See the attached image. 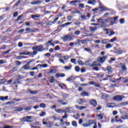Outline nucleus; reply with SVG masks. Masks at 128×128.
Returning <instances> with one entry per match:
<instances>
[{
  "mask_svg": "<svg viewBox=\"0 0 128 128\" xmlns=\"http://www.w3.org/2000/svg\"><path fill=\"white\" fill-rule=\"evenodd\" d=\"M32 50H34L32 52V56H34L38 54V52H43L44 51V46H34L32 48Z\"/></svg>",
  "mask_w": 128,
  "mask_h": 128,
  "instance_id": "f257e3e1",
  "label": "nucleus"
},
{
  "mask_svg": "<svg viewBox=\"0 0 128 128\" xmlns=\"http://www.w3.org/2000/svg\"><path fill=\"white\" fill-rule=\"evenodd\" d=\"M97 22L100 24L99 28H106V24L108 22V20L100 18L97 19Z\"/></svg>",
  "mask_w": 128,
  "mask_h": 128,
  "instance_id": "f03ea898",
  "label": "nucleus"
},
{
  "mask_svg": "<svg viewBox=\"0 0 128 128\" xmlns=\"http://www.w3.org/2000/svg\"><path fill=\"white\" fill-rule=\"evenodd\" d=\"M74 36H72L70 34L66 35L64 36L62 38L63 40L66 41V40H74Z\"/></svg>",
  "mask_w": 128,
  "mask_h": 128,
  "instance_id": "7ed1b4c3",
  "label": "nucleus"
},
{
  "mask_svg": "<svg viewBox=\"0 0 128 128\" xmlns=\"http://www.w3.org/2000/svg\"><path fill=\"white\" fill-rule=\"evenodd\" d=\"M30 118H32V116H26L25 117H24L22 120H21V122H30Z\"/></svg>",
  "mask_w": 128,
  "mask_h": 128,
  "instance_id": "20e7f679",
  "label": "nucleus"
},
{
  "mask_svg": "<svg viewBox=\"0 0 128 128\" xmlns=\"http://www.w3.org/2000/svg\"><path fill=\"white\" fill-rule=\"evenodd\" d=\"M118 17L116 16L114 18H108V20H110V24H111V26H112V24H114V22L118 20Z\"/></svg>",
  "mask_w": 128,
  "mask_h": 128,
  "instance_id": "39448f33",
  "label": "nucleus"
},
{
  "mask_svg": "<svg viewBox=\"0 0 128 128\" xmlns=\"http://www.w3.org/2000/svg\"><path fill=\"white\" fill-rule=\"evenodd\" d=\"M124 98V96H116L114 97L113 100H116L117 102H120V100H122V98Z\"/></svg>",
  "mask_w": 128,
  "mask_h": 128,
  "instance_id": "423d86ee",
  "label": "nucleus"
},
{
  "mask_svg": "<svg viewBox=\"0 0 128 128\" xmlns=\"http://www.w3.org/2000/svg\"><path fill=\"white\" fill-rule=\"evenodd\" d=\"M107 56H104L103 57H98L97 59V60L98 62H100L102 64V62H106V60Z\"/></svg>",
  "mask_w": 128,
  "mask_h": 128,
  "instance_id": "0eeeda50",
  "label": "nucleus"
},
{
  "mask_svg": "<svg viewBox=\"0 0 128 128\" xmlns=\"http://www.w3.org/2000/svg\"><path fill=\"white\" fill-rule=\"evenodd\" d=\"M20 56H32V52H28V51H25L24 52H20L19 54Z\"/></svg>",
  "mask_w": 128,
  "mask_h": 128,
  "instance_id": "6e6552de",
  "label": "nucleus"
},
{
  "mask_svg": "<svg viewBox=\"0 0 128 128\" xmlns=\"http://www.w3.org/2000/svg\"><path fill=\"white\" fill-rule=\"evenodd\" d=\"M53 42L54 41L52 40L47 42L46 44V48H48V46H50H50H54V44L52 42Z\"/></svg>",
  "mask_w": 128,
  "mask_h": 128,
  "instance_id": "1a4fd4ad",
  "label": "nucleus"
},
{
  "mask_svg": "<svg viewBox=\"0 0 128 128\" xmlns=\"http://www.w3.org/2000/svg\"><path fill=\"white\" fill-rule=\"evenodd\" d=\"M100 66V64L98 63V61H94L90 66V67L92 68V66Z\"/></svg>",
  "mask_w": 128,
  "mask_h": 128,
  "instance_id": "9d476101",
  "label": "nucleus"
},
{
  "mask_svg": "<svg viewBox=\"0 0 128 128\" xmlns=\"http://www.w3.org/2000/svg\"><path fill=\"white\" fill-rule=\"evenodd\" d=\"M77 102L78 104H81L86 102V100L83 98H80L77 100Z\"/></svg>",
  "mask_w": 128,
  "mask_h": 128,
  "instance_id": "9b49d317",
  "label": "nucleus"
},
{
  "mask_svg": "<svg viewBox=\"0 0 128 128\" xmlns=\"http://www.w3.org/2000/svg\"><path fill=\"white\" fill-rule=\"evenodd\" d=\"M92 60L90 59L85 62V65L90 66H92Z\"/></svg>",
  "mask_w": 128,
  "mask_h": 128,
  "instance_id": "f8f14e48",
  "label": "nucleus"
},
{
  "mask_svg": "<svg viewBox=\"0 0 128 128\" xmlns=\"http://www.w3.org/2000/svg\"><path fill=\"white\" fill-rule=\"evenodd\" d=\"M120 66H121V68L122 70H128V68H126V66L125 64L120 63Z\"/></svg>",
  "mask_w": 128,
  "mask_h": 128,
  "instance_id": "ddd939ff",
  "label": "nucleus"
},
{
  "mask_svg": "<svg viewBox=\"0 0 128 128\" xmlns=\"http://www.w3.org/2000/svg\"><path fill=\"white\" fill-rule=\"evenodd\" d=\"M90 103L92 106H96L97 104L96 101V100H90Z\"/></svg>",
  "mask_w": 128,
  "mask_h": 128,
  "instance_id": "4468645a",
  "label": "nucleus"
},
{
  "mask_svg": "<svg viewBox=\"0 0 128 128\" xmlns=\"http://www.w3.org/2000/svg\"><path fill=\"white\" fill-rule=\"evenodd\" d=\"M116 105L114 103H110L107 105V108H116Z\"/></svg>",
  "mask_w": 128,
  "mask_h": 128,
  "instance_id": "2eb2a0df",
  "label": "nucleus"
},
{
  "mask_svg": "<svg viewBox=\"0 0 128 128\" xmlns=\"http://www.w3.org/2000/svg\"><path fill=\"white\" fill-rule=\"evenodd\" d=\"M76 76H72L71 77L68 78L66 80L67 82H72V80H76Z\"/></svg>",
  "mask_w": 128,
  "mask_h": 128,
  "instance_id": "dca6fc26",
  "label": "nucleus"
},
{
  "mask_svg": "<svg viewBox=\"0 0 128 128\" xmlns=\"http://www.w3.org/2000/svg\"><path fill=\"white\" fill-rule=\"evenodd\" d=\"M81 96H88V92H86V91H83L82 93H81Z\"/></svg>",
  "mask_w": 128,
  "mask_h": 128,
  "instance_id": "f3484780",
  "label": "nucleus"
},
{
  "mask_svg": "<svg viewBox=\"0 0 128 128\" xmlns=\"http://www.w3.org/2000/svg\"><path fill=\"white\" fill-rule=\"evenodd\" d=\"M76 2L80 3V1H78V0H72L70 2V4H72V6H74Z\"/></svg>",
  "mask_w": 128,
  "mask_h": 128,
  "instance_id": "a211bd4d",
  "label": "nucleus"
},
{
  "mask_svg": "<svg viewBox=\"0 0 128 128\" xmlns=\"http://www.w3.org/2000/svg\"><path fill=\"white\" fill-rule=\"evenodd\" d=\"M26 32H34V29H32L30 28H26Z\"/></svg>",
  "mask_w": 128,
  "mask_h": 128,
  "instance_id": "6ab92c4d",
  "label": "nucleus"
},
{
  "mask_svg": "<svg viewBox=\"0 0 128 128\" xmlns=\"http://www.w3.org/2000/svg\"><path fill=\"white\" fill-rule=\"evenodd\" d=\"M98 30V28L96 27H92V26H90V32H96V30Z\"/></svg>",
  "mask_w": 128,
  "mask_h": 128,
  "instance_id": "aec40b11",
  "label": "nucleus"
},
{
  "mask_svg": "<svg viewBox=\"0 0 128 128\" xmlns=\"http://www.w3.org/2000/svg\"><path fill=\"white\" fill-rule=\"evenodd\" d=\"M8 96H0V100H8Z\"/></svg>",
  "mask_w": 128,
  "mask_h": 128,
  "instance_id": "412c9836",
  "label": "nucleus"
},
{
  "mask_svg": "<svg viewBox=\"0 0 128 128\" xmlns=\"http://www.w3.org/2000/svg\"><path fill=\"white\" fill-rule=\"evenodd\" d=\"M56 70L54 68H50L49 70L48 74H56Z\"/></svg>",
  "mask_w": 128,
  "mask_h": 128,
  "instance_id": "4be33fe9",
  "label": "nucleus"
},
{
  "mask_svg": "<svg viewBox=\"0 0 128 128\" xmlns=\"http://www.w3.org/2000/svg\"><path fill=\"white\" fill-rule=\"evenodd\" d=\"M120 118L122 120H128V114L122 115Z\"/></svg>",
  "mask_w": 128,
  "mask_h": 128,
  "instance_id": "5701e85b",
  "label": "nucleus"
},
{
  "mask_svg": "<svg viewBox=\"0 0 128 128\" xmlns=\"http://www.w3.org/2000/svg\"><path fill=\"white\" fill-rule=\"evenodd\" d=\"M48 80H50V84H52V82H54V77L50 76Z\"/></svg>",
  "mask_w": 128,
  "mask_h": 128,
  "instance_id": "b1692460",
  "label": "nucleus"
},
{
  "mask_svg": "<svg viewBox=\"0 0 128 128\" xmlns=\"http://www.w3.org/2000/svg\"><path fill=\"white\" fill-rule=\"evenodd\" d=\"M88 42H90V40L88 39H85L82 40V44H86Z\"/></svg>",
  "mask_w": 128,
  "mask_h": 128,
  "instance_id": "393cba45",
  "label": "nucleus"
},
{
  "mask_svg": "<svg viewBox=\"0 0 128 128\" xmlns=\"http://www.w3.org/2000/svg\"><path fill=\"white\" fill-rule=\"evenodd\" d=\"M108 39H104L102 40V42L103 44H108Z\"/></svg>",
  "mask_w": 128,
  "mask_h": 128,
  "instance_id": "a878e982",
  "label": "nucleus"
},
{
  "mask_svg": "<svg viewBox=\"0 0 128 128\" xmlns=\"http://www.w3.org/2000/svg\"><path fill=\"white\" fill-rule=\"evenodd\" d=\"M94 2H96V0H93L92 1V0H88V4H92V6H94Z\"/></svg>",
  "mask_w": 128,
  "mask_h": 128,
  "instance_id": "bb28decb",
  "label": "nucleus"
},
{
  "mask_svg": "<svg viewBox=\"0 0 128 128\" xmlns=\"http://www.w3.org/2000/svg\"><path fill=\"white\" fill-rule=\"evenodd\" d=\"M112 48V44H107L106 46V48Z\"/></svg>",
  "mask_w": 128,
  "mask_h": 128,
  "instance_id": "cd10ccee",
  "label": "nucleus"
},
{
  "mask_svg": "<svg viewBox=\"0 0 128 128\" xmlns=\"http://www.w3.org/2000/svg\"><path fill=\"white\" fill-rule=\"evenodd\" d=\"M58 102L60 104H63V106H66V104H68L67 102H64L62 100H58Z\"/></svg>",
  "mask_w": 128,
  "mask_h": 128,
  "instance_id": "c85d7f7f",
  "label": "nucleus"
},
{
  "mask_svg": "<svg viewBox=\"0 0 128 128\" xmlns=\"http://www.w3.org/2000/svg\"><path fill=\"white\" fill-rule=\"evenodd\" d=\"M28 66L30 65H28V64H26V65L23 66V68L26 70H30V66Z\"/></svg>",
  "mask_w": 128,
  "mask_h": 128,
  "instance_id": "c756f323",
  "label": "nucleus"
},
{
  "mask_svg": "<svg viewBox=\"0 0 128 128\" xmlns=\"http://www.w3.org/2000/svg\"><path fill=\"white\" fill-rule=\"evenodd\" d=\"M30 94H38V91L30 90Z\"/></svg>",
  "mask_w": 128,
  "mask_h": 128,
  "instance_id": "7c9ffc66",
  "label": "nucleus"
},
{
  "mask_svg": "<svg viewBox=\"0 0 128 128\" xmlns=\"http://www.w3.org/2000/svg\"><path fill=\"white\" fill-rule=\"evenodd\" d=\"M107 70L108 74H112V67H110V66L107 67Z\"/></svg>",
  "mask_w": 128,
  "mask_h": 128,
  "instance_id": "2f4dec72",
  "label": "nucleus"
},
{
  "mask_svg": "<svg viewBox=\"0 0 128 128\" xmlns=\"http://www.w3.org/2000/svg\"><path fill=\"white\" fill-rule=\"evenodd\" d=\"M96 124V122H94L93 120H89V123L88 124V126H92V124Z\"/></svg>",
  "mask_w": 128,
  "mask_h": 128,
  "instance_id": "473e14b6",
  "label": "nucleus"
},
{
  "mask_svg": "<svg viewBox=\"0 0 128 128\" xmlns=\"http://www.w3.org/2000/svg\"><path fill=\"white\" fill-rule=\"evenodd\" d=\"M72 126H75L76 128L78 126V124H76V121H72Z\"/></svg>",
  "mask_w": 128,
  "mask_h": 128,
  "instance_id": "72a5a7b5",
  "label": "nucleus"
},
{
  "mask_svg": "<svg viewBox=\"0 0 128 128\" xmlns=\"http://www.w3.org/2000/svg\"><path fill=\"white\" fill-rule=\"evenodd\" d=\"M40 108H46V104H44V103H42L40 104Z\"/></svg>",
  "mask_w": 128,
  "mask_h": 128,
  "instance_id": "f704fd0d",
  "label": "nucleus"
},
{
  "mask_svg": "<svg viewBox=\"0 0 128 128\" xmlns=\"http://www.w3.org/2000/svg\"><path fill=\"white\" fill-rule=\"evenodd\" d=\"M32 110V106H28L24 108V110H25V112H28V110Z\"/></svg>",
  "mask_w": 128,
  "mask_h": 128,
  "instance_id": "c9c22d12",
  "label": "nucleus"
},
{
  "mask_svg": "<svg viewBox=\"0 0 128 128\" xmlns=\"http://www.w3.org/2000/svg\"><path fill=\"white\" fill-rule=\"evenodd\" d=\"M56 112H58V113H60V112H66V111L63 110H62V109L56 110Z\"/></svg>",
  "mask_w": 128,
  "mask_h": 128,
  "instance_id": "e433bc0d",
  "label": "nucleus"
},
{
  "mask_svg": "<svg viewBox=\"0 0 128 128\" xmlns=\"http://www.w3.org/2000/svg\"><path fill=\"white\" fill-rule=\"evenodd\" d=\"M80 30H76L74 32V34H75L76 36H78L80 34Z\"/></svg>",
  "mask_w": 128,
  "mask_h": 128,
  "instance_id": "4c0bfd02",
  "label": "nucleus"
},
{
  "mask_svg": "<svg viewBox=\"0 0 128 128\" xmlns=\"http://www.w3.org/2000/svg\"><path fill=\"white\" fill-rule=\"evenodd\" d=\"M40 116H46V112H41L39 114Z\"/></svg>",
  "mask_w": 128,
  "mask_h": 128,
  "instance_id": "58836bf2",
  "label": "nucleus"
},
{
  "mask_svg": "<svg viewBox=\"0 0 128 128\" xmlns=\"http://www.w3.org/2000/svg\"><path fill=\"white\" fill-rule=\"evenodd\" d=\"M84 50H86V52H92V49L86 48H84Z\"/></svg>",
  "mask_w": 128,
  "mask_h": 128,
  "instance_id": "ea45409f",
  "label": "nucleus"
},
{
  "mask_svg": "<svg viewBox=\"0 0 128 128\" xmlns=\"http://www.w3.org/2000/svg\"><path fill=\"white\" fill-rule=\"evenodd\" d=\"M62 54H60V53H57L56 54H55V56H56V58H62Z\"/></svg>",
  "mask_w": 128,
  "mask_h": 128,
  "instance_id": "a19ab883",
  "label": "nucleus"
},
{
  "mask_svg": "<svg viewBox=\"0 0 128 128\" xmlns=\"http://www.w3.org/2000/svg\"><path fill=\"white\" fill-rule=\"evenodd\" d=\"M52 122L47 123V125H46L47 128H52Z\"/></svg>",
  "mask_w": 128,
  "mask_h": 128,
  "instance_id": "79ce46f5",
  "label": "nucleus"
},
{
  "mask_svg": "<svg viewBox=\"0 0 128 128\" xmlns=\"http://www.w3.org/2000/svg\"><path fill=\"white\" fill-rule=\"evenodd\" d=\"M78 64H80V66H84V63L82 61L80 60L78 62Z\"/></svg>",
  "mask_w": 128,
  "mask_h": 128,
  "instance_id": "37998d69",
  "label": "nucleus"
},
{
  "mask_svg": "<svg viewBox=\"0 0 128 128\" xmlns=\"http://www.w3.org/2000/svg\"><path fill=\"white\" fill-rule=\"evenodd\" d=\"M76 60L75 58H72L70 60L71 62H73V64H76Z\"/></svg>",
  "mask_w": 128,
  "mask_h": 128,
  "instance_id": "c03bdc74",
  "label": "nucleus"
},
{
  "mask_svg": "<svg viewBox=\"0 0 128 128\" xmlns=\"http://www.w3.org/2000/svg\"><path fill=\"white\" fill-rule=\"evenodd\" d=\"M82 44V40H77L76 44Z\"/></svg>",
  "mask_w": 128,
  "mask_h": 128,
  "instance_id": "a18cd8bd",
  "label": "nucleus"
},
{
  "mask_svg": "<svg viewBox=\"0 0 128 128\" xmlns=\"http://www.w3.org/2000/svg\"><path fill=\"white\" fill-rule=\"evenodd\" d=\"M116 38L114 37L113 38L110 39V42H116Z\"/></svg>",
  "mask_w": 128,
  "mask_h": 128,
  "instance_id": "49530a36",
  "label": "nucleus"
},
{
  "mask_svg": "<svg viewBox=\"0 0 128 128\" xmlns=\"http://www.w3.org/2000/svg\"><path fill=\"white\" fill-rule=\"evenodd\" d=\"M40 68H46L48 66L47 64H39Z\"/></svg>",
  "mask_w": 128,
  "mask_h": 128,
  "instance_id": "de8ad7c7",
  "label": "nucleus"
},
{
  "mask_svg": "<svg viewBox=\"0 0 128 128\" xmlns=\"http://www.w3.org/2000/svg\"><path fill=\"white\" fill-rule=\"evenodd\" d=\"M32 18H40V16L38 15H32Z\"/></svg>",
  "mask_w": 128,
  "mask_h": 128,
  "instance_id": "09e8293b",
  "label": "nucleus"
},
{
  "mask_svg": "<svg viewBox=\"0 0 128 128\" xmlns=\"http://www.w3.org/2000/svg\"><path fill=\"white\" fill-rule=\"evenodd\" d=\"M121 104H122V106H128V102H122V103Z\"/></svg>",
  "mask_w": 128,
  "mask_h": 128,
  "instance_id": "8fccbe9b",
  "label": "nucleus"
},
{
  "mask_svg": "<svg viewBox=\"0 0 128 128\" xmlns=\"http://www.w3.org/2000/svg\"><path fill=\"white\" fill-rule=\"evenodd\" d=\"M60 126H64V120L63 119H60Z\"/></svg>",
  "mask_w": 128,
  "mask_h": 128,
  "instance_id": "3c124183",
  "label": "nucleus"
},
{
  "mask_svg": "<svg viewBox=\"0 0 128 128\" xmlns=\"http://www.w3.org/2000/svg\"><path fill=\"white\" fill-rule=\"evenodd\" d=\"M59 62H62V64H64L66 62H64V59H62L60 58H59Z\"/></svg>",
  "mask_w": 128,
  "mask_h": 128,
  "instance_id": "603ef678",
  "label": "nucleus"
},
{
  "mask_svg": "<svg viewBox=\"0 0 128 128\" xmlns=\"http://www.w3.org/2000/svg\"><path fill=\"white\" fill-rule=\"evenodd\" d=\"M72 24V22H66V23L64 24L63 26H68V24Z\"/></svg>",
  "mask_w": 128,
  "mask_h": 128,
  "instance_id": "864d4df0",
  "label": "nucleus"
},
{
  "mask_svg": "<svg viewBox=\"0 0 128 128\" xmlns=\"http://www.w3.org/2000/svg\"><path fill=\"white\" fill-rule=\"evenodd\" d=\"M75 70H76V72H80V67L76 66L75 67Z\"/></svg>",
  "mask_w": 128,
  "mask_h": 128,
  "instance_id": "5fc2aeb1",
  "label": "nucleus"
},
{
  "mask_svg": "<svg viewBox=\"0 0 128 128\" xmlns=\"http://www.w3.org/2000/svg\"><path fill=\"white\" fill-rule=\"evenodd\" d=\"M11 70H12V72H16V70H18V68L17 67H14Z\"/></svg>",
  "mask_w": 128,
  "mask_h": 128,
  "instance_id": "6e6d98bb",
  "label": "nucleus"
},
{
  "mask_svg": "<svg viewBox=\"0 0 128 128\" xmlns=\"http://www.w3.org/2000/svg\"><path fill=\"white\" fill-rule=\"evenodd\" d=\"M78 6H80V8H84V4H79Z\"/></svg>",
  "mask_w": 128,
  "mask_h": 128,
  "instance_id": "4d7b16f0",
  "label": "nucleus"
},
{
  "mask_svg": "<svg viewBox=\"0 0 128 128\" xmlns=\"http://www.w3.org/2000/svg\"><path fill=\"white\" fill-rule=\"evenodd\" d=\"M34 62V60H30L29 62H27V65L30 66V64H31V62Z\"/></svg>",
  "mask_w": 128,
  "mask_h": 128,
  "instance_id": "13d9d810",
  "label": "nucleus"
},
{
  "mask_svg": "<svg viewBox=\"0 0 128 128\" xmlns=\"http://www.w3.org/2000/svg\"><path fill=\"white\" fill-rule=\"evenodd\" d=\"M118 112L116 110H114L112 112V114L113 116H116Z\"/></svg>",
  "mask_w": 128,
  "mask_h": 128,
  "instance_id": "bf43d9fd",
  "label": "nucleus"
},
{
  "mask_svg": "<svg viewBox=\"0 0 128 128\" xmlns=\"http://www.w3.org/2000/svg\"><path fill=\"white\" fill-rule=\"evenodd\" d=\"M86 106H80V107L79 108V110H84V109H86Z\"/></svg>",
  "mask_w": 128,
  "mask_h": 128,
  "instance_id": "052dcab7",
  "label": "nucleus"
},
{
  "mask_svg": "<svg viewBox=\"0 0 128 128\" xmlns=\"http://www.w3.org/2000/svg\"><path fill=\"white\" fill-rule=\"evenodd\" d=\"M64 68H65V70H69L72 68V66H66Z\"/></svg>",
  "mask_w": 128,
  "mask_h": 128,
  "instance_id": "680f3d73",
  "label": "nucleus"
},
{
  "mask_svg": "<svg viewBox=\"0 0 128 128\" xmlns=\"http://www.w3.org/2000/svg\"><path fill=\"white\" fill-rule=\"evenodd\" d=\"M94 44H100V40H94Z\"/></svg>",
  "mask_w": 128,
  "mask_h": 128,
  "instance_id": "e2e57ef3",
  "label": "nucleus"
},
{
  "mask_svg": "<svg viewBox=\"0 0 128 128\" xmlns=\"http://www.w3.org/2000/svg\"><path fill=\"white\" fill-rule=\"evenodd\" d=\"M6 62L4 61V60H0V64H6Z\"/></svg>",
  "mask_w": 128,
  "mask_h": 128,
  "instance_id": "0e129e2a",
  "label": "nucleus"
},
{
  "mask_svg": "<svg viewBox=\"0 0 128 128\" xmlns=\"http://www.w3.org/2000/svg\"><path fill=\"white\" fill-rule=\"evenodd\" d=\"M14 102L12 101V102H8L6 103V104H14Z\"/></svg>",
  "mask_w": 128,
  "mask_h": 128,
  "instance_id": "69168bd1",
  "label": "nucleus"
},
{
  "mask_svg": "<svg viewBox=\"0 0 128 128\" xmlns=\"http://www.w3.org/2000/svg\"><path fill=\"white\" fill-rule=\"evenodd\" d=\"M108 16H110V13H106L104 15L103 18H107Z\"/></svg>",
  "mask_w": 128,
  "mask_h": 128,
  "instance_id": "338daca9",
  "label": "nucleus"
},
{
  "mask_svg": "<svg viewBox=\"0 0 128 128\" xmlns=\"http://www.w3.org/2000/svg\"><path fill=\"white\" fill-rule=\"evenodd\" d=\"M62 118H68V115L66 114V112L65 113L64 116H62Z\"/></svg>",
  "mask_w": 128,
  "mask_h": 128,
  "instance_id": "774afa93",
  "label": "nucleus"
}]
</instances>
